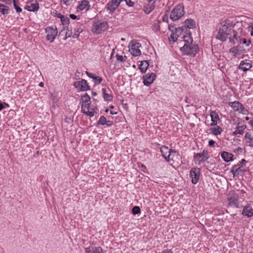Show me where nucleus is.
Instances as JSON below:
<instances>
[{
	"instance_id": "3c124183",
	"label": "nucleus",
	"mask_w": 253,
	"mask_h": 253,
	"mask_svg": "<svg viewBox=\"0 0 253 253\" xmlns=\"http://www.w3.org/2000/svg\"><path fill=\"white\" fill-rule=\"evenodd\" d=\"M31 6L29 5H27L25 6V8L27 9L28 11H31L32 9L30 8Z\"/></svg>"
},
{
	"instance_id": "f257e3e1",
	"label": "nucleus",
	"mask_w": 253,
	"mask_h": 253,
	"mask_svg": "<svg viewBox=\"0 0 253 253\" xmlns=\"http://www.w3.org/2000/svg\"><path fill=\"white\" fill-rule=\"evenodd\" d=\"M242 22L239 18L231 17L220 23L218 32L216 38L222 42L225 41L228 37L231 44H235L242 35Z\"/></svg>"
},
{
	"instance_id": "9b49d317",
	"label": "nucleus",
	"mask_w": 253,
	"mask_h": 253,
	"mask_svg": "<svg viewBox=\"0 0 253 253\" xmlns=\"http://www.w3.org/2000/svg\"><path fill=\"white\" fill-rule=\"evenodd\" d=\"M209 158L208 152L207 151L203 150L202 153H197L194 156V161L196 164L200 165L204 162Z\"/></svg>"
},
{
	"instance_id": "c85d7f7f",
	"label": "nucleus",
	"mask_w": 253,
	"mask_h": 253,
	"mask_svg": "<svg viewBox=\"0 0 253 253\" xmlns=\"http://www.w3.org/2000/svg\"><path fill=\"white\" fill-rule=\"evenodd\" d=\"M244 33L243 32V29L242 28V35L241 36L239 37V40L237 41V43H243V44H245L246 46H248L250 45L251 42L250 41H247L244 38Z\"/></svg>"
},
{
	"instance_id": "864d4df0",
	"label": "nucleus",
	"mask_w": 253,
	"mask_h": 253,
	"mask_svg": "<svg viewBox=\"0 0 253 253\" xmlns=\"http://www.w3.org/2000/svg\"><path fill=\"white\" fill-rule=\"evenodd\" d=\"M162 253H172L170 250L164 251Z\"/></svg>"
},
{
	"instance_id": "a18cd8bd",
	"label": "nucleus",
	"mask_w": 253,
	"mask_h": 253,
	"mask_svg": "<svg viewBox=\"0 0 253 253\" xmlns=\"http://www.w3.org/2000/svg\"><path fill=\"white\" fill-rule=\"evenodd\" d=\"M71 34H72V32H71V31H67L66 33V36H65V39H66L67 38H69V37H71Z\"/></svg>"
},
{
	"instance_id": "393cba45",
	"label": "nucleus",
	"mask_w": 253,
	"mask_h": 253,
	"mask_svg": "<svg viewBox=\"0 0 253 253\" xmlns=\"http://www.w3.org/2000/svg\"><path fill=\"white\" fill-rule=\"evenodd\" d=\"M90 7L89 1L87 0H83L81 1L80 5L78 6V9L80 10H87Z\"/></svg>"
},
{
	"instance_id": "774afa93",
	"label": "nucleus",
	"mask_w": 253,
	"mask_h": 253,
	"mask_svg": "<svg viewBox=\"0 0 253 253\" xmlns=\"http://www.w3.org/2000/svg\"><path fill=\"white\" fill-rule=\"evenodd\" d=\"M5 105H6V106H8V104H7L6 103H5Z\"/></svg>"
},
{
	"instance_id": "4c0bfd02",
	"label": "nucleus",
	"mask_w": 253,
	"mask_h": 253,
	"mask_svg": "<svg viewBox=\"0 0 253 253\" xmlns=\"http://www.w3.org/2000/svg\"><path fill=\"white\" fill-rule=\"evenodd\" d=\"M132 212L135 215L140 212V209L139 207L135 206L132 208Z\"/></svg>"
},
{
	"instance_id": "f3484780",
	"label": "nucleus",
	"mask_w": 253,
	"mask_h": 253,
	"mask_svg": "<svg viewBox=\"0 0 253 253\" xmlns=\"http://www.w3.org/2000/svg\"><path fill=\"white\" fill-rule=\"evenodd\" d=\"M182 29L178 27L175 29L174 32H172L169 37V41L172 42H175L178 38L182 34Z\"/></svg>"
},
{
	"instance_id": "6e6d98bb",
	"label": "nucleus",
	"mask_w": 253,
	"mask_h": 253,
	"mask_svg": "<svg viewBox=\"0 0 253 253\" xmlns=\"http://www.w3.org/2000/svg\"><path fill=\"white\" fill-rule=\"evenodd\" d=\"M117 113L116 112H114L113 111H110V114L112 115H115V114H117Z\"/></svg>"
},
{
	"instance_id": "338daca9",
	"label": "nucleus",
	"mask_w": 253,
	"mask_h": 253,
	"mask_svg": "<svg viewBox=\"0 0 253 253\" xmlns=\"http://www.w3.org/2000/svg\"><path fill=\"white\" fill-rule=\"evenodd\" d=\"M62 32H63V30L61 31V32L60 33V34H61Z\"/></svg>"
},
{
	"instance_id": "412c9836",
	"label": "nucleus",
	"mask_w": 253,
	"mask_h": 253,
	"mask_svg": "<svg viewBox=\"0 0 253 253\" xmlns=\"http://www.w3.org/2000/svg\"><path fill=\"white\" fill-rule=\"evenodd\" d=\"M184 26L186 28L194 29L196 27V22L193 19H188L184 21Z\"/></svg>"
},
{
	"instance_id": "2f4dec72",
	"label": "nucleus",
	"mask_w": 253,
	"mask_h": 253,
	"mask_svg": "<svg viewBox=\"0 0 253 253\" xmlns=\"http://www.w3.org/2000/svg\"><path fill=\"white\" fill-rule=\"evenodd\" d=\"M0 12L2 14H7L9 12L8 7L0 3Z\"/></svg>"
},
{
	"instance_id": "aec40b11",
	"label": "nucleus",
	"mask_w": 253,
	"mask_h": 253,
	"mask_svg": "<svg viewBox=\"0 0 253 253\" xmlns=\"http://www.w3.org/2000/svg\"><path fill=\"white\" fill-rule=\"evenodd\" d=\"M211 120V126H215L219 121V118L215 111H211L210 114Z\"/></svg>"
},
{
	"instance_id": "c9c22d12",
	"label": "nucleus",
	"mask_w": 253,
	"mask_h": 253,
	"mask_svg": "<svg viewBox=\"0 0 253 253\" xmlns=\"http://www.w3.org/2000/svg\"><path fill=\"white\" fill-rule=\"evenodd\" d=\"M59 18L61 19V21L63 25H66L69 23V19L67 17H65L64 15H60Z\"/></svg>"
},
{
	"instance_id": "603ef678",
	"label": "nucleus",
	"mask_w": 253,
	"mask_h": 253,
	"mask_svg": "<svg viewBox=\"0 0 253 253\" xmlns=\"http://www.w3.org/2000/svg\"><path fill=\"white\" fill-rule=\"evenodd\" d=\"M4 108V105L0 102V111Z\"/></svg>"
},
{
	"instance_id": "a19ab883",
	"label": "nucleus",
	"mask_w": 253,
	"mask_h": 253,
	"mask_svg": "<svg viewBox=\"0 0 253 253\" xmlns=\"http://www.w3.org/2000/svg\"><path fill=\"white\" fill-rule=\"evenodd\" d=\"M116 57H117V59L118 61H119L120 62H123L124 61V58H126V56H123L122 55H116Z\"/></svg>"
},
{
	"instance_id": "1a4fd4ad",
	"label": "nucleus",
	"mask_w": 253,
	"mask_h": 253,
	"mask_svg": "<svg viewBox=\"0 0 253 253\" xmlns=\"http://www.w3.org/2000/svg\"><path fill=\"white\" fill-rule=\"evenodd\" d=\"M238 194L233 191H230L227 196L228 204L231 207H237L238 204Z\"/></svg>"
},
{
	"instance_id": "4468645a",
	"label": "nucleus",
	"mask_w": 253,
	"mask_h": 253,
	"mask_svg": "<svg viewBox=\"0 0 253 253\" xmlns=\"http://www.w3.org/2000/svg\"><path fill=\"white\" fill-rule=\"evenodd\" d=\"M246 52V50L241 46H234L229 50V52L232 55L238 57L243 55Z\"/></svg>"
},
{
	"instance_id": "69168bd1",
	"label": "nucleus",
	"mask_w": 253,
	"mask_h": 253,
	"mask_svg": "<svg viewBox=\"0 0 253 253\" xmlns=\"http://www.w3.org/2000/svg\"><path fill=\"white\" fill-rule=\"evenodd\" d=\"M242 161H243V162H246V161L244 159H243Z\"/></svg>"
},
{
	"instance_id": "7ed1b4c3",
	"label": "nucleus",
	"mask_w": 253,
	"mask_h": 253,
	"mask_svg": "<svg viewBox=\"0 0 253 253\" xmlns=\"http://www.w3.org/2000/svg\"><path fill=\"white\" fill-rule=\"evenodd\" d=\"M129 51L133 56H139L141 55V44L136 41H131L128 45Z\"/></svg>"
},
{
	"instance_id": "49530a36",
	"label": "nucleus",
	"mask_w": 253,
	"mask_h": 253,
	"mask_svg": "<svg viewBox=\"0 0 253 253\" xmlns=\"http://www.w3.org/2000/svg\"><path fill=\"white\" fill-rule=\"evenodd\" d=\"M214 144V141L213 140H211L209 141V146H213Z\"/></svg>"
},
{
	"instance_id": "72a5a7b5",
	"label": "nucleus",
	"mask_w": 253,
	"mask_h": 253,
	"mask_svg": "<svg viewBox=\"0 0 253 253\" xmlns=\"http://www.w3.org/2000/svg\"><path fill=\"white\" fill-rule=\"evenodd\" d=\"M82 100L83 102L82 104H89V102H90V98L89 96L85 93L82 96Z\"/></svg>"
},
{
	"instance_id": "423d86ee",
	"label": "nucleus",
	"mask_w": 253,
	"mask_h": 253,
	"mask_svg": "<svg viewBox=\"0 0 253 253\" xmlns=\"http://www.w3.org/2000/svg\"><path fill=\"white\" fill-rule=\"evenodd\" d=\"M167 161L170 162L171 165H174L175 166L179 165L182 162L180 156L173 150L168 155Z\"/></svg>"
},
{
	"instance_id": "b1692460",
	"label": "nucleus",
	"mask_w": 253,
	"mask_h": 253,
	"mask_svg": "<svg viewBox=\"0 0 253 253\" xmlns=\"http://www.w3.org/2000/svg\"><path fill=\"white\" fill-rule=\"evenodd\" d=\"M98 125H106L107 126H111L113 125V122L110 121H107L106 118L104 116H101L98 121Z\"/></svg>"
},
{
	"instance_id": "5701e85b",
	"label": "nucleus",
	"mask_w": 253,
	"mask_h": 253,
	"mask_svg": "<svg viewBox=\"0 0 253 253\" xmlns=\"http://www.w3.org/2000/svg\"><path fill=\"white\" fill-rule=\"evenodd\" d=\"M242 214L248 217L253 216V209L250 206L245 207L243 210Z\"/></svg>"
},
{
	"instance_id": "c756f323",
	"label": "nucleus",
	"mask_w": 253,
	"mask_h": 253,
	"mask_svg": "<svg viewBox=\"0 0 253 253\" xmlns=\"http://www.w3.org/2000/svg\"><path fill=\"white\" fill-rule=\"evenodd\" d=\"M149 64L147 61L144 60L141 62L139 68L142 73H144L148 69Z\"/></svg>"
},
{
	"instance_id": "58836bf2",
	"label": "nucleus",
	"mask_w": 253,
	"mask_h": 253,
	"mask_svg": "<svg viewBox=\"0 0 253 253\" xmlns=\"http://www.w3.org/2000/svg\"><path fill=\"white\" fill-rule=\"evenodd\" d=\"M248 31L250 32L251 36H253V23H251L248 27Z\"/></svg>"
},
{
	"instance_id": "0e129e2a",
	"label": "nucleus",
	"mask_w": 253,
	"mask_h": 253,
	"mask_svg": "<svg viewBox=\"0 0 253 253\" xmlns=\"http://www.w3.org/2000/svg\"><path fill=\"white\" fill-rule=\"evenodd\" d=\"M60 15H61V14H59L58 15V17L59 18V17H60Z\"/></svg>"
},
{
	"instance_id": "4be33fe9",
	"label": "nucleus",
	"mask_w": 253,
	"mask_h": 253,
	"mask_svg": "<svg viewBox=\"0 0 253 253\" xmlns=\"http://www.w3.org/2000/svg\"><path fill=\"white\" fill-rule=\"evenodd\" d=\"M221 156L223 160L226 162H229L233 160V155L230 153L224 151L221 153Z\"/></svg>"
},
{
	"instance_id": "6e6552de",
	"label": "nucleus",
	"mask_w": 253,
	"mask_h": 253,
	"mask_svg": "<svg viewBox=\"0 0 253 253\" xmlns=\"http://www.w3.org/2000/svg\"><path fill=\"white\" fill-rule=\"evenodd\" d=\"M45 33L46 34V40L50 42H52L54 41L58 32L56 27L51 26L47 27L45 29Z\"/></svg>"
},
{
	"instance_id": "473e14b6",
	"label": "nucleus",
	"mask_w": 253,
	"mask_h": 253,
	"mask_svg": "<svg viewBox=\"0 0 253 253\" xmlns=\"http://www.w3.org/2000/svg\"><path fill=\"white\" fill-rule=\"evenodd\" d=\"M182 38L183 39V41L185 42V44H192L193 40L190 35L187 36H183Z\"/></svg>"
},
{
	"instance_id": "bb28decb",
	"label": "nucleus",
	"mask_w": 253,
	"mask_h": 253,
	"mask_svg": "<svg viewBox=\"0 0 253 253\" xmlns=\"http://www.w3.org/2000/svg\"><path fill=\"white\" fill-rule=\"evenodd\" d=\"M246 142L250 146L253 147V136L250 133H246L244 136Z\"/></svg>"
},
{
	"instance_id": "37998d69",
	"label": "nucleus",
	"mask_w": 253,
	"mask_h": 253,
	"mask_svg": "<svg viewBox=\"0 0 253 253\" xmlns=\"http://www.w3.org/2000/svg\"><path fill=\"white\" fill-rule=\"evenodd\" d=\"M126 4L129 6H132L134 4V2L131 0H125Z\"/></svg>"
},
{
	"instance_id": "ea45409f",
	"label": "nucleus",
	"mask_w": 253,
	"mask_h": 253,
	"mask_svg": "<svg viewBox=\"0 0 253 253\" xmlns=\"http://www.w3.org/2000/svg\"><path fill=\"white\" fill-rule=\"evenodd\" d=\"M39 8V5L38 2L33 4V12L37 11Z\"/></svg>"
},
{
	"instance_id": "052dcab7",
	"label": "nucleus",
	"mask_w": 253,
	"mask_h": 253,
	"mask_svg": "<svg viewBox=\"0 0 253 253\" xmlns=\"http://www.w3.org/2000/svg\"><path fill=\"white\" fill-rule=\"evenodd\" d=\"M132 67H133V68H136V65H133L132 66Z\"/></svg>"
},
{
	"instance_id": "4d7b16f0",
	"label": "nucleus",
	"mask_w": 253,
	"mask_h": 253,
	"mask_svg": "<svg viewBox=\"0 0 253 253\" xmlns=\"http://www.w3.org/2000/svg\"><path fill=\"white\" fill-rule=\"evenodd\" d=\"M39 86H40L41 87H43V84L42 82H41L40 84H39Z\"/></svg>"
},
{
	"instance_id": "bf43d9fd",
	"label": "nucleus",
	"mask_w": 253,
	"mask_h": 253,
	"mask_svg": "<svg viewBox=\"0 0 253 253\" xmlns=\"http://www.w3.org/2000/svg\"><path fill=\"white\" fill-rule=\"evenodd\" d=\"M17 0H13V3H16V1H17Z\"/></svg>"
},
{
	"instance_id": "9d476101",
	"label": "nucleus",
	"mask_w": 253,
	"mask_h": 253,
	"mask_svg": "<svg viewBox=\"0 0 253 253\" xmlns=\"http://www.w3.org/2000/svg\"><path fill=\"white\" fill-rule=\"evenodd\" d=\"M229 106L232 107L234 111H237L244 115H247L249 113L248 110L245 109L243 105L238 101L229 103Z\"/></svg>"
},
{
	"instance_id": "dca6fc26",
	"label": "nucleus",
	"mask_w": 253,
	"mask_h": 253,
	"mask_svg": "<svg viewBox=\"0 0 253 253\" xmlns=\"http://www.w3.org/2000/svg\"><path fill=\"white\" fill-rule=\"evenodd\" d=\"M252 67V62L249 60L242 61L239 66V68L244 72L249 70Z\"/></svg>"
},
{
	"instance_id": "cd10ccee",
	"label": "nucleus",
	"mask_w": 253,
	"mask_h": 253,
	"mask_svg": "<svg viewBox=\"0 0 253 253\" xmlns=\"http://www.w3.org/2000/svg\"><path fill=\"white\" fill-rule=\"evenodd\" d=\"M86 75L87 76L92 79H93L95 84H100L102 81V78L99 76H97L91 73L86 72Z\"/></svg>"
},
{
	"instance_id": "0eeeda50",
	"label": "nucleus",
	"mask_w": 253,
	"mask_h": 253,
	"mask_svg": "<svg viewBox=\"0 0 253 253\" xmlns=\"http://www.w3.org/2000/svg\"><path fill=\"white\" fill-rule=\"evenodd\" d=\"M82 111L84 114L91 117L97 114L98 109L94 106H90L89 104H85L82 105Z\"/></svg>"
},
{
	"instance_id": "6ab92c4d",
	"label": "nucleus",
	"mask_w": 253,
	"mask_h": 253,
	"mask_svg": "<svg viewBox=\"0 0 253 253\" xmlns=\"http://www.w3.org/2000/svg\"><path fill=\"white\" fill-rule=\"evenodd\" d=\"M246 125L244 124H242L241 125L240 124H238L235 130L233 132V133L234 135L243 134L244 130L246 129Z\"/></svg>"
},
{
	"instance_id": "ddd939ff",
	"label": "nucleus",
	"mask_w": 253,
	"mask_h": 253,
	"mask_svg": "<svg viewBox=\"0 0 253 253\" xmlns=\"http://www.w3.org/2000/svg\"><path fill=\"white\" fill-rule=\"evenodd\" d=\"M200 169L199 168L192 169L190 172L191 181L193 184H196L200 178Z\"/></svg>"
},
{
	"instance_id": "39448f33",
	"label": "nucleus",
	"mask_w": 253,
	"mask_h": 253,
	"mask_svg": "<svg viewBox=\"0 0 253 253\" xmlns=\"http://www.w3.org/2000/svg\"><path fill=\"white\" fill-rule=\"evenodd\" d=\"M108 24L107 22H97L92 25V32L95 34H98L105 31L108 28Z\"/></svg>"
},
{
	"instance_id": "a878e982",
	"label": "nucleus",
	"mask_w": 253,
	"mask_h": 253,
	"mask_svg": "<svg viewBox=\"0 0 253 253\" xmlns=\"http://www.w3.org/2000/svg\"><path fill=\"white\" fill-rule=\"evenodd\" d=\"M160 149L163 156L166 160H167L168 158V155L171 153L172 150L169 149L168 147L166 146H162Z\"/></svg>"
},
{
	"instance_id": "20e7f679",
	"label": "nucleus",
	"mask_w": 253,
	"mask_h": 253,
	"mask_svg": "<svg viewBox=\"0 0 253 253\" xmlns=\"http://www.w3.org/2000/svg\"><path fill=\"white\" fill-rule=\"evenodd\" d=\"M181 50L185 54L194 56L197 53L198 47L196 44H184V45L181 48Z\"/></svg>"
},
{
	"instance_id": "2eb2a0df",
	"label": "nucleus",
	"mask_w": 253,
	"mask_h": 253,
	"mask_svg": "<svg viewBox=\"0 0 253 253\" xmlns=\"http://www.w3.org/2000/svg\"><path fill=\"white\" fill-rule=\"evenodd\" d=\"M156 78L154 73L147 74L143 77V84L146 86H149L153 83Z\"/></svg>"
},
{
	"instance_id": "7c9ffc66",
	"label": "nucleus",
	"mask_w": 253,
	"mask_h": 253,
	"mask_svg": "<svg viewBox=\"0 0 253 253\" xmlns=\"http://www.w3.org/2000/svg\"><path fill=\"white\" fill-rule=\"evenodd\" d=\"M102 91L103 93V97L105 100L111 101L113 99V96L111 94L109 93L106 89L103 88Z\"/></svg>"
},
{
	"instance_id": "f8f14e48",
	"label": "nucleus",
	"mask_w": 253,
	"mask_h": 253,
	"mask_svg": "<svg viewBox=\"0 0 253 253\" xmlns=\"http://www.w3.org/2000/svg\"><path fill=\"white\" fill-rule=\"evenodd\" d=\"M74 86L81 91H86L89 89V86L87 82L84 79L75 82L74 83Z\"/></svg>"
},
{
	"instance_id": "13d9d810",
	"label": "nucleus",
	"mask_w": 253,
	"mask_h": 253,
	"mask_svg": "<svg viewBox=\"0 0 253 253\" xmlns=\"http://www.w3.org/2000/svg\"><path fill=\"white\" fill-rule=\"evenodd\" d=\"M245 120H246V121H248V120H250V118H249V117H246L245 118Z\"/></svg>"
},
{
	"instance_id": "c03bdc74",
	"label": "nucleus",
	"mask_w": 253,
	"mask_h": 253,
	"mask_svg": "<svg viewBox=\"0 0 253 253\" xmlns=\"http://www.w3.org/2000/svg\"><path fill=\"white\" fill-rule=\"evenodd\" d=\"M13 4H14L15 9H16V10L17 12H20L22 11V9L20 7L17 6L16 3H14Z\"/></svg>"
},
{
	"instance_id": "680f3d73",
	"label": "nucleus",
	"mask_w": 253,
	"mask_h": 253,
	"mask_svg": "<svg viewBox=\"0 0 253 253\" xmlns=\"http://www.w3.org/2000/svg\"><path fill=\"white\" fill-rule=\"evenodd\" d=\"M108 111H109V110H108V109H106V110H105V112H108Z\"/></svg>"
},
{
	"instance_id": "09e8293b",
	"label": "nucleus",
	"mask_w": 253,
	"mask_h": 253,
	"mask_svg": "<svg viewBox=\"0 0 253 253\" xmlns=\"http://www.w3.org/2000/svg\"><path fill=\"white\" fill-rule=\"evenodd\" d=\"M69 1L68 0H63L62 1V2L64 4H65V5H68V4H69Z\"/></svg>"
},
{
	"instance_id": "de8ad7c7",
	"label": "nucleus",
	"mask_w": 253,
	"mask_h": 253,
	"mask_svg": "<svg viewBox=\"0 0 253 253\" xmlns=\"http://www.w3.org/2000/svg\"><path fill=\"white\" fill-rule=\"evenodd\" d=\"M3 2H5L6 4H9L11 3V0H0Z\"/></svg>"
},
{
	"instance_id": "e433bc0d",
	"label": "nucleus",
	"mask_w": 253,
	"mask_h": 253,
	"mask_svg": "<svg viewBox=\"0 0 253 253\" xmlns=\"http://www.w3.org/2000/svg\"><path fill=\"white\" fill-rule=\"evenodd\" d=\"M60 96L58 94V93H55L54 92L53 94H52V99L53 100V103H56L59 99L60 98Z\"/></svg>"
},
{
	"instance_id": "8fccbe9b",
	"label": "nucleus",
	"mask_w": 253,
	"mask_h": 253,
	"mask_svg": "<svg viewBox=\"0 0 253 253\" xmlns=\"http://www.w3.org/2000/svg\"><path fill=\"white\" fill-rule=\"evenodd\" d=\"M70 17L73 19H77V16L73 14H70Z\"/></svg>"
},
{
	"instance_id": "79ce46f5",
	"label": "nucleus",
	"mask_w": 253,
	"mask_h": 253,
	"mask_svg": "<svg viewBox=\"0 0 253 253\" xmlns=\"http://www.w3.org/2000/svg\"><path fill=\"white\" fill-rule=\"evenodd\" d=\"M82 29H78L77 31H75V34L73 36L74 38L78 37L79 34L82 31Z\"/></svg>"
},
{
	"instance_id": "5fc2aeb1",
	"label": "nucleus",
	"mask_w": 253,
	"mask_h": 253,
	"mask_svg": "<svg viewBox=\"0 0 253 253\" xmlns=\"http://www.w3.org/2000/svg\"><path fill=\"white\" fill-rule=\"evenodd\" d=\"M249 123H250V125L252 126V127H253V118H252V119L250 120V121Z\"/></svg>"
},
{
	"instance_id": "f03ea898",
	"label": "nucleus",
	"mask_w": 253,
	"mask_h": 253,
	"mask_svg": "<svg viewBox=\"0 0 253 253\" xmlns=\"http://www.w3.org/2000/svg\"><path fill=\"white\" fill-rule=\"evenodd\" d=\"M185 13L184 8L183 4L176 5L171 11L170 18L172 21H177L180 19Z\"/></svg>"
},
{
	"instance_id": "f704fd0d",
	"label": "nucleus",
	"mask_w": 253,
	"mask_h": 253,
	"mask_svg": "<svg viewBox=\"0 0 253 253\" xmlns=\"http://www.w3.org/2000/svg\"><path fill=\"white\" fill-rule=\"evenodd\" d=\"M211 130L215 135H217L221 133L222 129L219 126H216L215 127L211 128Z\"/></svg>"
},
{
	"instance_id": "e2e57ef3",
	"label": "nucleus",
	"mask_w": 253,
	"mask_h": 253,
	"mask_svg": "<svg viewBox=\"0 0 253 253\" xmlns=\"http://www.w3.org/2000/svg\"><path fill=\"white\" fill-rule=\"evenodd\" d=\"M110 108H111V109H113V108H114V107H113V106H110Z\"/></svg>"
},
{
	"instance_id": "a211bd4d",
	"label": "nucleus",
	"mask_w": 253,
	"mask_h": 253,
	"mask_svg": "<svg viewBox=\"0 0 253 253\" xmlns=\"http://www.w3.org/2000/svg\"><path fill=\"white\" fill-rule=\"evenodd\" d=\"M86 253H105L100 247L90 246L85 249Z\"/></svg>"
}]
</instances>
